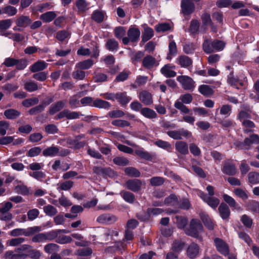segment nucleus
<instances>
[{
    "instance_id": "c03bdc74",
    "label": "nucleus",
    "mask_w": 259,
    "mask_h": 259,
    "mask_svg": "<svg viewBox=\"0 0 259 259\" xmlns=\"http://www.w3.org/2000/svg\"><path fill=\"white\" fill-rule=\"evenodd\" d=\"M43 209L44 212L50 217H53L58 213L57 208L50 204L44 206Z\"/></svg>"
},
{
    "instance_id": "f03ea898",
    "label": "nucleus",
    "mask_w": 259,
    "mask_h": 259,
    "mask_svg": "<svg viewBox=\"0 0 259 259\" xmlns=\"http://www.w3.org/2000/svg\"><path fill=\"white\" fill-rule=\"evenodd\" d=\"M193 97L190 94L181 95L175 102L174 107L179 110L182 114H189V109L184 104H189L192 101Z\"/></svg>"
},
{
    "instance_id": "f257e3e1",
    "label": "nucleus",
    "mask_w": 259,
    "mask_h": 259,
    "mask_svg": "<svg viewBox=\"0 0 259 259\" xmlns=\"http://www.w3.org/2000/svg\"><path fill=\"white\" fill-rule=\"evenodd\" d=\"M185 233L192 237L201 239V233L203 231V227L200 221L197 219L191 220L189 225L184 230Z\"/></svg>"
},
{
    "instance_id": "8fccbe9b",
    "label": "nucleus",
    "mask_w": 259,
    "mask_h": 259,
    "mask_svg": "<svg viewBox=\"0 0 259 259\" xmlns=\"http://www.w3.org/2000/svg\"><path fill=\"white\" fill-rule=\"evenodd\" d=\"M153 34L154 31L152 28H146L142 36V41L144 42L148 41L153 36Z\"/></svg>"
},
{
    "instance_id": "9b49d317",
    "label": "nucleus",
    "mask_w": 259,
    "mask_h": 259,
    "mask_svg": "<svg viewBox=\"0 0 259 259\" xmlns=\"http://www.w3.org/2000/svg\"><path fill=\"white\" fill-rule=\"evenodd\" d=\"M199 217L204 226L208 229L212 230L214 229L215 224L206 212L203 211L200 212L199 213Z\"/></svg>"
},
{
    "instance_id": "0eeeda50",
    "label": "nucleus",
    "mask_w": 259,
    "mask_h": 259,
    "mask_svg": "<svg viewBox=\"0 0 259 259\" xmlns=\"http://www.w3.org/2000/svg\"><path fill=\"white\" fill-rule=\"evenodd\" d=\"M117 220V218L113 214L110 213H103L100 215L97 218V222L102 224H111L115 223Z\"/></svg>"
},
{
    "instance_id": "0e129e2a",
    "label": "nucleus",
    "mask_w": 259,
    "mask_h": 259,
    "mask_svg": "<svg viewBox=\"0 0 259 259\" xmlns=\"http://www.w3.org/2000/svg\"><path fill=\"white\" fill-rule=\"evenodd\" d=\"M71 236L66 235H60L56 239V242L59 244H66L72 242Z\"/></svg>"
},
{
    "instance_id": "20e7f679",
    "label": "nucleus",
    "mask_w": 259,
    "mask_h": 259,
    "mask_svg": "<svg viewBox=\"0 0 259 259\" xmlns=\"http://www.w3.org/2000/svg\"><path fill=\"white\" fill-rule=\"evenodd\" d=\"M177 80L185 90H192L195 87L194 81L188 76H179L177 77Z\"/></svg>"
},
{
    "instance_id": "72a5a7b5",
    "label": "nucleus",
    "mask_w": 259,
    "mask_h": 259,
    "mask_svg": "<svg viewBox=\"0 0 259 259\" xmlns=\"http://www.w3.org/2000/svg\"><path fill=\"white\" fill-rule=\"evenodd\" d=\"M31 247V245L28 244H23L20 245L19 247H17L15 249L16 252L20 254H24L25 257H22L23 259L28 257V252L29 248Z\"/></svg>"
},
{
    "instance_id": "39448f33",
    "label": "nucleus",
    "mask_w": 259,
    "mask_h": 259,
    "mask_svg": "<svg viewBox=\"0 0 259 259\" xmlns=\"http://www.w3.org/2000/svg\"><path fill=\"white\" fill-rule=\"evenodd\" d=\"M198 194L205 202L212 208H216L220 203V200L218 198L208 196L202 191H199Z\"/></svg>"
},
{
    "instance_id": "2f4dec72",
    "label": "nucleus",
    "mask_w": 259,
    "mask_h": 259,
    "mask_svg": "<svg viewBox=\"0 0 259 259\" xmlns=\"http://www.w3.org/2000/svg\"><path fill=\"white\" fill-rule=\"evenodd\" d=\"M198 90L202 95L205 96H210L213 93L212 89L206 84H202L199 86Z\"/></svg>"
},
{
    "instance_id": "aec40b11",
    "label": "nucleus",
    "mask_w": 259,
    "mask_h": 259,
    "mask_svg": "<svg viewBox=\"0 0 259 259\" xmlns=\"http://www.w3.org/2000/svg\"><path fill=\"white\" fill-rule=\"evenodd\" d=\"M48 64L44 61L39 60L33 64L30 68V70L32 72H36L42 71L47 68Z\"/></svg>"
},
{
    "instance_id": "412c9836",
    "label": "nucleus",
    "mask_w": 259,
    "mask_h": 259,
    "mask_svg": "<svg viewBox=\"0 0 259 259\" xmlns=\"http://www.w3.org/2000/svg\"><path fill=\"white\" fill-rule=\"evenodd\" d=\"M127 36L132 42L137 41L140 36V31L137 28H131L127 31Z\"/></svg>"
},
{
    "instance_id": "1a4fd4ad",
    "label": "nucleus",
    "mask_w": 259,
    "mask_h": 259,
    "mask_svg": "<svg viewBox=\"0 0 259 259\" xmlns=\"http://www.w3.org/2000/svg\"><path fill=\"white\" fill-rule=\"evenodd\" d=\"M142 182L139 179L130 180L126 182L124 186L128 190L133 192L140 191L142 186Z\"/></svg>"
},
{
    "instance_id": "c85d7f7f",
    "label": "nucleus",
    "mask_w": 259,
    "mask_h": 259,
    "mask_svg": "<svg viewBox=\"0 0 259 259\" xmlns=\"http://www.w3.org/2000/svg\"><path fill=\"white\" fill-rule=\"evenodd\" d=\"M135 152L137 155L146 160L151 161L152 159L151 154L147 151H145L142 148H139L136 149Z\"/></svg>"
},
{
    "instance_id": "f8f14e48",
    "label": "nucleus",
    "mask_w": 259,
    "mask_h": 259,
    "mask_svg": "<svg viewBox=\"0 0 259 259\" xmlns=\"http://www.w3.org/2000/svg\"><path fill=\"white\" fill-rule=\"evenodd\" d=\"M175 69V66L170 64H165L160 69L161 73L166 77H175L177 73L174 70Z\"/></svg>"
},
{
    "instance_id": "5fc2aeb1",
    "label": "nucleus",
    "mask_w": 259,
    "mask_h": 259,
    "mask_svg": "<svg viewBox=\"0 0 259 259\" xmlns=\"http://www.w3.org/2000/svg\"><path fill=\"white\" fill-rule=\"evenodd\" d=\"M248 181L250 183L255 184L259 183V173L250 172L248 175Z\"/></svg>"
},
{
    "instance_id": "a18cd8bd",
    "label": "nucleus",
    "mask_w": 259,
    "mask_h": 259,
    "mask_svg": "<svg viewBox=\"0 0 259 259\" xmlns=\"http://www.w3.org/2000/svg\"><path fill=\"white\" fill-rule=\"evenodd\" d=\"M28 257L33 259H39L42 255V253L38 250L32 248L31 247L29 248L28 252Z\"/></svg>"
},
{
    "instance_id": "423d86ee",
    "label": "nucleus",
    "mask_w": 259,
    "mask_h": 259,
    "mask_svg": "<svg viewBox=\"0 0 259 259\" xmlns=\"http://www.w3.org/2000/svg\"><path fill=\"white\" fill-rule=\"evenodd\" d=\"M159 64V61L151 55L146 56L142 61L143 66L147 69H152L156 68Z\"/></svg>"
},
{
    "instance_id": "37998d69",
    "label": "nucleus",
    "mask_w": 259,
    "mask_h": 259,
    "mask_svg": "<svg viewBox=\"0 0 259 259\" xmlns=\"http://www.w3.org/2000/svg\"><path fill=\"white\" fill-rule=\"evenodd\" d=\"M252 144L250 137L245 139L243 142H237L236 146L240 149L247 150L250 148V145Z\"/></svg>"
},
{
    "instance_id": "bf43d9fd",
    "label": "nucleus",
    "mask_w": 259,
    "mask_h": 259,
    "mask_svg": "<svg viewBox=\"0 0 259 259\" xmlns=\"http://www.w3.org/2000/svg\"><path fill=\"white\" fill-rule=\"evenodd\" d=\"M39 102L38 98H32L24 100L22 104L25 107H29L37 104Z\"/></svg>"
},
{
    "instance_id": "ddd939ff",
    "label": "nucleus",
    "mask_w": 259,
    "mask_h": 259,
    "mask_svg": "<svg viewBox=\"0 0 259 259\" xmlns=\"http://www.w3.org/2000/svg\"><path fill=\"white\" fill-rule=\"evenodd\" d=\"M80 114L79 112L76 111H70L68 109H65L60 112L57 115L58 118L66 117L68 119H73L79 118Z\"/></svg>"
},
{
    "instance_id": "cd10ccee",
    "label": "nucleus",
    "mask_w": 259,
    "mask_h": 259,
    "mask_svg": "<svg viewBox=\"0 0 259 259\" xmlns=\"http://www.w3.org/2000/svg\"><path fill=\"white\" fill-rule=\"evenodd\" d=\"M73 186V182L71 181H66L63 182H60L57 184V189L58 191H68L71 189Z\"/></svg>"
},
{
    "instance_id": "473e14b6",
    "label": "nucleus",
    "mask_w": 259,
    "mask_h": 259,
    "mask_svg": "<svg viewBox=\"0 0 259 259\" xmlns=\"http://www.w3.org/2000/svg\"><path fill=\"white\" fill-rule=\"evenodd\" d=\"M66 102L59 101L54 104H53L50 109V113L52 115L54 114L57 112L62 109L65 105Z\"/></svg>"
},
{
    "instance_id": "69168bd1",
    "label": "nucleus",
    "mask_w": 259,
    "mask_h": 259,
    "mask_svg": "<svg viewBox=\"0 0 259 259\" xmlns=\"http://www.w3.org/2000/svg\"><path fill=\"white\" fill-rule=\"evenodd\" d=\"M13 207V204L10 202H6L0 204V213L4 214L9 211Z\"/></svg>"
},
{
    "instance_id": "864d4df0",
    "label": "nucleus",
    "mask_w": 259,
    "mask_h": 259,
    "mask_svg": "<svg viewBox=\"0 0 259 259\" xmlns=\"http://www.w3.org/2000/svg\"><path fill=\"white\" fill-rule=\"evenodd\" d=\"M235 194L242 199L243 200H246L248 198L247 194V191L246 190H242L240 188H236L234 190Z\"/></svg>"
},
{
    "instance_id": "6e6552de",
    "label": "nucleus",
    "mask_w": 259,
    "mask_h": 259,
    "mask_svg": "<svg viewBox=\"0 0 259 259\" xmlns=\"http://www.w3.org/2000/svg\"><path fill=\"white\" fill-rule=\"evenodd\" d=\"M214 242L217 249L219 252L224 255L228 254L229 252V246L224 240L219 238H215Z\"/></svg>"
},
{
    "instance_id": "680f3d73",
    "label": "nucleus",
    "mask_w": 259,
    "mask_h": 259,
    "mask_svg": "<svg viewBox=\"0 0 259 259\" xmlns=\"http://www.w3.org/2000/svg\"><path fill=\"white\" fill-rule=\"evenodd\" d=\"M114 163L118 165L125 166L129 163V160L123 157H116L113 160Z\"/></svg>"
},
{
    "instance_id": "c756f323",
    "label": "nucleus",
    "mask_w": 259,
    "mask_h": 259,
    "mask_svg": "<svg viewBox=\"0 0 259 259\" xmlns=\"http://www.w3.org/2000/svg\"><path fill=\"white\" fill-rule=\"evenodd\" d=\"M4 114L8 119H14L20 115L21 112L14 109H9L6 110L4 111Z\"/></svg>"
},
{
    "instance_id": "e2e57ef3",
    "label": "nucleus",
    "mask_w": 259,
    "mask_h": 259,
    "mask_svg": "<svg viewBox=\"0 0 259 259\" xmlns=\"http://www.w3.org/2000/svg\"><path fill=\"white\" fill-rule=\"evenodd\" d=\"M25 241V238L23 237H18L10 239L8 242L9 245L11 246H17Z\"/></svg>"
},
{
    "instance_id": "7ed1b4c3",
    "label": "nucleus",
    "mask_w": 259,
    "mask_h": 259,
    "mask_svg": "<svg viewBox=\"0 0 259 259\" xmlns=\"http://www.w3.org/2000/svg\"><path fill=\"white\" fill-rule=\"evenodd\" d=\"M41 230V227L39 226L30 227L27 229L17 228L12 230L10 232V235L13 237L20 236L22 235L30 236L39 232Z\"/></svg>"
},
{
    "instance_id": "6ab92c4d",
    "label": "nucleus",
    "mask_w": 259,
    "mask_h": 259,
    "mask_svg": "<svg viewBox=\"0 0 259 259\" xmlns=\"http://www.w3.org/2000/svg\"><path fill=\"white\" fill-rule=\"evenodd\" d=\"M218 210L221 217L224 220H227L229 218L230 214V210L228 205L222 203L218 208Z\"/></svg>"
},
{
    "instance_id": "a19ab883",
    "label": "nucleus",
    "mask_w": 259,
    "mask_h": 259,
    "mask_svg": "<svg viewBox=\"0 0 259 259\" xmlns=\"http://www.w3.org/2000/svg\"><path fill=\"white\" fill-rule=\"evenodd\" d=\"M56 16L57 15L54 12L50 11L41 15L40 18L44 22H49L54 20Z\"/></svg>"
},
{
    "instance_id": "052dcab7",
    "label": "nucleus",
    "mask_w": 259,
    "mask_h": 259,
    "mask_svg": "<svg viewBox=\"0 0 259 259\" xmlns=\"http://www.w3.org/2000/svg\"><path fill=\"white\" fill-rule=\"evenodd\" d=\"M24 89L29 92H32L38 90V87L36 83L28 81L24 84Z\"/></svg>"
},
{
    "instance_id": "603ef678",
    "label": "nucleus",
    "mask_w": 259,
    "mask_h": 259,
    "mask_svg": "<svg viewBox=\"0 0 259 259\" xmlns=\"http://www.w3.org/2000/svg\"><path fill=\"white\" fill-rule=\"evenodd\" d=\"M124 172L130 177H139L140 176V172L137 169L133 167L125 168Z\"/></svg>"
},
{
    "instance_id": "58836bf2",
    "label": "nucleus",
    "mask_w": 259,
    "mask_h": 259,
    "mask_svg": "<svg viewBox=\"0 0 259 259\" xmlns=\"http://www.w3.org/2000/svg\"><path fill=\"white\" fill-rule=\"evenodd\" d=\"M204 51L207 54L214 52L213 41L209 39L205 40L203 44Z\"/></svg>"
},
{
    "instance_id": "4be33fe9",
    "label": "nucleus",
    "mask_w": 259,
    "mask_h": 259,
    "mask_svg": "<svg viewBox=\"0 0 259 259\" xmlns=\"http://www.w3.org/2000/svg\"><path fill=\"white\" fill-rule=\"evenodd\" d=\"M223 172L228 175L233 176L237 172L235 164L230 163H225L222 169Z\"/></svg>"
},
{
    "instance_id": "e433bc0d",
    "label": "nucleus",
    "mask_w": 259,
    "mask_h": 259,
    "mask_svg": "<svg viewBox=\"0 0 259 259\" xmlns=\"http://www.w3.org/2000/svg\"><path fill=\"white\" fill-rule=\"evenodd\" d=\"M44 250L49 254H55L59 251V246L55 243H49L44 246Z\"/></svg>"
},
{
    "instance_id": "4468645a",
    "label": "nucleus",
    "mask_w": 259,
    "mask_h": 259,
    "mask_svg": "<svg viewBox=\"0 0 259 259\" xmlns=\"http://www.w3.org/2000/svg\"><path fill=\"white\" fill-rule=\"evenodd\" d=\"M68 153L62 154L60 153L59 148L56 146H51L48 147L42 151V154L45 156L53 157L56 155L64 156Z\"/></svg>"
},
{
    "instance_id": "a211bd4d",
    "label": "nucleus",
    "mask_w": 259,
    "mask_h": 259,
    "mask_svg": "<svg viewBox=\"0 0 259 259\" xmlns=\"http://www.w3.org/2000/svg\"><path fill=\"white\" fill-rule=\"evenodd\" d=\"M53 170L57 171L61 170L62 171H66L70 168V165L66 162H61L60 160H55L52 166Z\"/></svg>"
},
{
    "instance_id": "de8ad7c7",
    "label": "nucleus",
    "mask_w": 259,
    "mask_h": 259,
    "mask_svg": "<svg viewBox=\"0 0 259 259\" xmlns=\"http://www.w3.org/2000/svg\"><path fill=\"white\" fill-rule=\"evenodd\" d=\"M220 113L225 117H229L232 113V106L228 104L223 105L220 108Z\"/></svg>"
},
{
    "instance_id": "5701e85b",
    "label": "nucleus",
    "mask_w": 259,
    "mask_h": 259,
    "mask_svg": "<svg viewBox=\"0 0 259 259\" xmlns=\"http://www.w3.org/2000/svg\"><path fill=\"white\" fill-rule=\"evenodd\" d=\"M140 112L143 116L150 119L156 118L157 116V113L153 110L148 107L143 108Z\"/></svg>"
},
{
    "instance_id": "c9c22d12",
    "label": "nucleus",
    "mask_w": 259,
    "mask_h": 259,
    "mask_svg": "<svg viewBox=\"0 0 259 259\" xmlns=\"http://www.w3.org/2000/svg\"><path fill=\"white\" fill-rule=\"evenodd\" d=\"M93 107L99 108L108 109L110 107V104L108 102L100 99H97L94 101Z\"/></svg>"
},
{
    "instance_id": "f704fd0d",
    "label": "nucleus",
    "mask_w": 259,
    "mask_h": 259,
    "mask_svg": "<svg viewBox=\"0 0 259 259\" xmlns=\"http://www.w3.org/2000/svg\"><path fill=\"white\" fill-rule=\"evenodd\" d=\"M93 64V61L92 59H89L77 63L76 64V67L80 69H88L91 68Z\"/></svg>"
},
{
    "instance_id": "3c124183",
    "label": "nucleus",
    "mask_w": 259,
    "mask_h": 259,
    "mask_svg": "<svg viewBox=\"0 0 259 259\" xmlns=\"http://www.w3.org/2000/svg\"><path fill=\"white\" fill-rule=\"evenodd\" d=\"M31 238L32 242L34 243H44L46 242L45 233H40L34 234Z\"/></svg>"
},
{
    "instance_id": "6e6d98bb",
    "label": "nucleus",
    "mask_w": 259,
    "mask_h": 259,
    "mask_svg": "<svg viewBox=\"0 0 259 259\" xmlns=\"http://www.w3.org/2000/svg\"><path fill=\"white\" fill-rule=\"evenodd\" d=\"M176 222L179 228L184 229L188 223L187 220L182 217L176 216L175 217Z\"/></svg>"
},
{
    "instance_id": "7c9ffc66",
    "label": "nucleus",
    "mask_w": 259,
    "mask_h": 259,
    "mask_svg": "<svg viewBox=\"0 0 259 259\" xmlns=\"http://www.w3.org/2000/svg\"><path fill=\"white\" fill-rule=\"evenodd\" d=\"M31 22V20L28 16H21L16 21L17 25L19 27H25Z\"/></svg>"
},
{
    "instance_id": "4c0bfd02",
    "label": "nucleus",
    "mask_w": 259,
    "mask_h": 259,
    "mask_svg": "<svg viewBox=\"0 0 259 259\" xmlns=\"http://www.w3.org/2000/svg\"><path fill=\"white\" fill-rule=\"evenodd\" d=\"M246 208L248 210L259 213V202L255 200H249L246 204Z\"/></svg>"
},
{
    "instance_id": "774afa93",
    "label": "nucleus",
    "mask_w": 259,
    "mask_h": 259,
    "mask_svg": "<svg viewBox=\"0 0 259 259\" xmlns=\"http://www.w3.org/2000/svg\"><path fill=\"white\" fill-rule=\"evenodd\" d=\"M104 14L100 11H95L92 16V18L98 23L102 22L104 20Z\"/></svg>"
},
{
    "instance_id": "f3484780",
    "label": "nucleus",
    "mask_w": 259,
    "mask_h": 259,
    "mask_svg": "<svg viewBox=\"0 0 259 259\" xmlns=\"http://www.w3.org/2000/svg\"><path fill=\"white\" fill-rule=\"evenodd\" d=\"M177 151L182 154L186 155L189 153L188 144L184 141H177L175 144Z\"/></svg>"
},
{
    "instance_id": "dca6fc26",
    "label": "nucleus",
    "mask_w": 259,
    "mask_h": 259,
    "mask_svg": "<svg viewBox=\"0 0 259 259\" xmlns=\"http://www.w3.org/2000/svg\"><path fill=\"white\" fill-rule=\"evenodd\" d=\"M93 171L94 173L98 175L102 176H108L109 177H112L114 175V171L110 168H102L101 167L95 166L93 167Z\"/></svg>"
},
{
    "instance_id": "79ce46f5",
    "label": "nucleus",
    "mask_w": 259,
    "mask_h": 259,
    "mask_svg": "<svg viewBox=\"0 0 259 259\" xmlns=\"http://www.w3.org/2000/svg\"><path fill=\"white\" fill-rule=\"evenodd\" d=\"M123 199L127 202L132 203L135 200V195L128 191H122L120 193Z\"/></svg>"
},
{
    "instance_id": "09e8293b",
    "label": "nucleus",
    "mask_w": 259,
    "mask_h": 259,
    "mask_svg": "<svg viewBox=\"0 0 259 259\" xmlns=\"http://www.w3.org/2000/svg\"><path fill=\"white\" fill-rule=\"evenodd\" d=\"M15 190L16 193L23 195H26L29 193V189L28 187L22 184H19L15 186Z\"/></svg>"
},
{
    "instance_id": "2eb2a0df",
    "label": "nucleus",
    "mask_w": 259,
    "mask_h": 259,
    "mask_svg": "<svg viewBox=\"0 0 259 259\" xmlns=\"http://www.w3.org/2000/svg\"><path fill=\"white\" fill-rule=\"evenodd\" d=\"M140 100L145 105H149L153 103L152 94L147 91H143L139 93Z\"/></svg>"
},
{
    "instance_id": "4d7b16f0",
    "label": "nucleus",
    "mask_w": 259,
    "mask_h": 259,
    "mask_svg": "<svg viewBox=\"0 0 259 259\" xmlns=\"http://www.w3.org/2000/svg\"><path fill=\"white\" fill-rule=\"evenodd\" d=\"M150 184L153 186L162 185L164 182V179L160 177H154L150 179Z\"/></svg>"
},
{
    "instance_id": "9d476101",
    "label": "nucleus",
    "mask_w": 259,
    "mask_h": 259,
    "mask_svg": "<svg viewBox=\"0 0 259 259\" xmlns=\"http://www.w3.org/2000/svg\"><path fill=\"white\" fill-rule=\"evenodd\" d=\"M182 12L184 15L192 14L195 9L194 4L190 0H182L181 2Z\"/></svg>"
},
{
    "instance_id": "338daca9",
    "label": "nucleus",
    "mask_w": 259,
    "mask_h": 259,
    "mask_svg": "<svg viewBox=\"0 0 259 259\" xmlns=\"http://www.w3.org/2000/svg\"><path fill=\"white\" fill-rule=\"evenodd\" d=\"M114 32L115 36L118 39L122 38L126 33L125 30L122 27H116Z\"/></svg>"
},
{
    "instance_id": "393cba45",
    "label": "nucleus",
    "mask_w": 259,
    "mask_h": 259,
    "mask_svg": "<svg viewBox=\"0 0 259 259\" xmlns=\"http://www.w3.org/2000/svg\"><path fill=\"white\" fill-rule=\"evenodd\" d=\"M199 246L197 244L192 243L187 249V254L191 258H195L199 253Z\"/></svg>"
},
{
    "instance_id": "b1692460",
    "label": "nucleus",
    "mask_w": 259,
    "mask_h": 259,
    "mask_svg": "<svg viewBox=\"0 0 259 259\" xmlns=\"http://www.w3.org/2000/svg\"><path fill=\"white\" fill-rule=\"evenodd\" d=\"M115 99L123 105L127 104L132 100V98L127 96L125 92H120L115 94Z\"/></svg>"
},
{
    "instance_id": "a878e982",
    "label": "nucleus",
    "mask_w": 259,
    "mask_h": 259,
    "mask_svg": "<svg viewBox=\"0 0 259 259\" xmlns=\"http://www.w3.org/2000/svg\"><path fill=\"white\" fill-rule=\"evenodd\" d=\"M177 63L182 67L186 68L190 66L192 63V60L186 56H181L177 59Z\"/></svg>"
},
{
    "instance_id": "bb28decb",
    "label": "nucleus",
    "mask_w": 259,
    "mask_h": 259,
    "mask_svg": "<svg viewBox=\"0 0 259 259\" xmlns=\"http://www.w3.org/2000/svg\"><path fill=\"white\" fill-rule=\"evenodd\" d=\"M177 54V48L176 42L174 40H171L168 44V53L167 55L166 59L170 60L173 56H175Z\"/></svg>"
},
{
    "instance_id": "49530a36",
    "label": "nucleus",
    "mask_w": 259,
    "mask_h": 259,
    "mask_svg": "<svg viewBox=\"0 0 259 259\" xmlns=\"http://www.w3.org/2000/svg\"><path fill=\"white\" fill-rule=\"evenodd\" d=\"M12 20L11 19H5L0 20V33L6 31L12 25Z\"/></svg>"
},
{
    "instance_id": "ea45409f",
    "label": "nucleus",
    "mask_w": 259,
    "mask_h": 259,
    "mask_svg": "<svg viewBox=\"0 0 259 259\" xmlns=\"http://www.w3.org/2000/svg\"><path fill=\"white\" fill-rule=\"evenodd\" d=\"M106 48L109 51H117L118 48V42L113 38L107 40L106 44Z\"/></svg>"
},
{
    "instance_id": "13d9d810",
    "label": "nucleus",
    "mask_w": 259,
    "mask_h": 259,
    "mask_svg": "<svg viewBox=\"0 0 259 259\" xmlns=\"http://www.w3.org/2000/svg\"><path fill=\"white\" fill-rule=\"evenodd\" d=\"M76 6L80 12H84L88 9V4L85 0L77 1Z\"/></svg>"
}]
</instances>
